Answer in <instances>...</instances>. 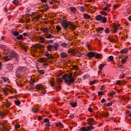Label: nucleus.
<instances>
[{
  "mask_svg": "<svg viewBox=\"0 0 131 131\" xmlns=\"http://www.w3.org/2000/svg\"><path fill=\"white\" fill-rule=\"evenodd\" d=\"M60 24L61 26L64 28L65 30H67V28L69 27V29L74 31L76 29V26L74 25V23L70 21H68L66 19H62L60 21Z\"/></svg>",
  "mask_w": 131,
  "mask_h": 131,
  "instance_id": "f257e3e1",
  "label": "nucleus"
},
{
  "mask_svg": "<svg viewBox=\"0 0 131 131\" xmlns=\"http://www.w3.org/2000/svg\"><path fill=\"white\" fill-rule=\"evenodd\" d=\"M62 77L68 85L70 86L71 85V83L74 82V79L72 77V73L66 74L63 75Z\"/></svg>",
  "mask_w": 131,
  "mask_h": 131,
  "instance_id": "f03ea898",
  "label": "nucleus"
},
{
  "mask_svg": "<svg viewBox=\"0 0 131 131\" xmlns=\"http://www.w3.org/2000/svg\"><path fill=\"white\" fill-rule=\"evenodd\" d=\"M13 58H17V54L15 52L11 53L9 56H5L4 59L5 61H10Z\"/></svg>",
  "mask_w": 131,
  "mask_h": 131,
  "instance_id": "7ed1b4c3",
  "label": "nucleus"
},
{
  "mask_svg": "<svg viewBox=\"0 0 131 131\" xmlns=\"http://www.w3.org/2000/svg\"><path fill=\"white\" fill-rule=\"evenodd\" d=\"M35 89H36L37 91H39L40 90H41L42 94H46V93H47V91L45 90V87L43 86V85H42V84H37L35 87Z\"/></svg>",
  "mask_w": 131,
  "mask_h": 131,
  "instance_id": "20e7f679",
  "label": "nucleus"
},
{
  "mask_svg": "<svg viewBox=\"0 0 131 131\" xmlns=\"http://www.w3.org/2000/svg\"><path fill=\"white\" fill-rule=\"evenodd\" d=\"M89 122H91L90 123L91 125L86 127L87 131L93 130V129H94V127L93 125H95V123H96L95 122V120H94L93 118H91L89 121Z\"/></svg>",
  "mask_w": 131,
  "mask_h": 131,
  "instance_id": "39448f33",
  "label": "nucleus"
},
{
  "mask_svg": "<svg viewBox=\"0 0 131 131\" xmlns=\"http://www.w3.org/2000/svg\"><path fill=\"white\" fill-rule=\"evenodd\" d=\"M18 72H24V71H26L27 70V68L24 67H20L17 69Z\"/></svg>",
  "mask_w": 131,
  "mask_h": 131,
  "instance_id": "423d86ee",
  "label": "nucleus"
},
{
  "mask_svg": "<svg viewBox=\"0 0 131 131\" xmlns=\"http://www.w3.org/2000/svg\"><path fill=\"white\" fill-rule=\"evenodd\" d=\"M87 56L89 58H94L96 56V53L93 52H89L87 54Z\"/></svg>",
  "mask_w": 131,
  "mask_h": 131,
  "instance_id": "0eeeda50",
  "label": "nucleus"
},
{
  "mask_svg": "<svg viewBox=\"0 0 131 131\" xmlns=\"http://www.w3.org/2000/svg\"><path fill=\"white\" fill-rule=\"evenodd\" d=\"M120 26V25L117 24H114L113 27L114 28V31L115 33L117 32V30L118 29V27Z\"/></svg>",
  "mask_w": 131,
  "mask_h": 131,
  "instance_id": "6e6552de",
  "label": "nucleus"
},
{
  "mask_svg": "<svg viewBox=\"0 0 131 131\" xmlns=\"http://www.w3.org/2000/svg\"><path fill=\"white\" fill-rule=\"evenodd\" d=\"M50 83L51 86L53 88L54 90H57V89H59V86H55V81L53 80V79H52V80H50Z\"/></svg>",
  "mask_w": 131,
  "mask_h": 131,
  "instance_id": "1a4fd4ad",
  "label": "nucleus"
},
{
  "mask_svg": "<svg viewBox=\"0 0 131 131\" xmlns=\"http://www.w3.org/2000/svg\"><path fill=\"white\" fill-rule=\"evenodd\" d=\"M1 79H2V80H3V81H4V82H7V83H10V79H9V78L6 77H2L1 78Z\"/></svg>",
  "mask_w": 131,
  "mask_h": 131,
  "instance_id": "9d476101",
  "label": "nucleus"
},
{
  "mask_svg": "<svg viewBox=\"0 0 131 131\" xmlns=\"http://www.w3.org/2000/svg\"><path fill=\"white\" fill-rule=\"evenodd\" d=\"M70 105H71L72 107H73V108H75V107H77V102H76V101H72L70 102Z\"/></svg>",
  "mask_w": 131,
  "mask_h": 131,
  "instance_id": "9b49d317",
  "label": "nucleus"
},
{
  "mask_svg": "<svg viewBox=\"0 0 131 131\" xmlns=\"http://www.w3.org/2000/svg\"><path fill=\"white\" fill-rule=\"evenodd\" d=\"M101 23H107V17L105 16H102Z\"/></svg>",
  "mask_w": 131,
  "mask_h": 131,
  "instance_id": "f8f14e48",
  "label": "nucleus"
},
{
  "mask_svg": "<svg viewBox=\"0 0 131 131\" xmlns=\"http://www.w3.org/2000/svg\"><path fill=\"white\" fill-rule=\"evenodd\" d=\"M48 53V51L45 53V55L46 56V57H47L48 59L50 60L51 59H54V58H53V56H52V55H51L50 53Z\"/></svg>",
  "mask_w": 131,
  "mask_h": 131,
  "instance_id": "ddd939ff",
  "label": "nucleus"
},
{
  "mask_svg": "<svg viewBox=\"0 0 131 131\" xmlns=\"http://www.w3.org/2000/svg\"><path fill=\"white\" fill-rule=\"evenodd\" d=\"M7 68L9 70H13V64L9 63L7 65Z\"/></svg>",
  "mask_w": 131,
  "mask_h": 131,
  "instance_id": "4468645a",
  "label": "nucleus"
},
{
  "mask_svg": "<svg viewBox=\"0 0 131 131\" xmlns=\"http://www.w3.org/2000/svg\"><path fill=\"white\" fill-rule=\"evenodd\" d=\"M102 55L99 53H95V59H101Z\"/></svg>",
  "mask_w": 131,
  "mask_h": 131,
  "instance_id": "2eb2a0df",
  "label": "nucleus"
},
{
  "mask_svg": "<svg viewBox=\"0 0 131 131\" xmlns=\"http://www.w3.org/2000/svg\"><path fill=\"white\" fill-rule=\"evenodd\" d=\"M95 19L97 21H101L102 20V15H98L95 17Z\"/></svg>",
  "mask_w": 131,
  "mask_h": 131,
  "instance_id": "dca6fc26",
  "label": "nucleus"
},
{
  "mask_svg": "<svg viewBox=\"0 0 131 131\" xmlns=\"http://www.w3.org/2000/svg\"><path fill=\"white\" fill-rule=\"evenodd\" d=\"M127 59H128V56H126L124 57L122 60H121V63L123 64H124L126 61H127Z\"/></svg>",
  "mask_w": 131,
  "mask_h": 131,
  "instance_id": "f3484780",
  "label": "nucleus"
},
{
  "mask_svg": "<svg viewBox=\"0 0 131 131\" xmlns=\"http://www.w3.org/2000/svg\"><path fill=\"white\" fill-rule=\"evenodd\" d=\"M38 107L35 106L34 107L32 108V111L34 113H36V112H37V111H38Z\"/></svg>",
  "mask_w": 131,
  "mask_h": 131,
  "instance_id": "a211bd4d",
  "label": "nucleus"
},
{
  "mask_svg": "<svg viewBox=\"0 0 131 131\" xmlns=\"http://www.w3.org/2000/svg\"><path fill=\"white\" fill-rule=\"evenodd\" d=\"M53 49H54V46L48 45L47 50H48V51H49V52H51V51H52V50H53Z\"/></svg>",
  "mask_w": 131,
  "mask_h": 131,
  "instance_id": "6ab92c4d",
  "label": "nucleus"
},
{
  "mask_svg": "<svg viewBox=\"0 0 131 131\" xmlns=\"http://www.w3.org/2000/svg\"><path fill=\"white\" fill-rule=\"evenodd\" d=\"M70 10L73 12V13H76V8L75 7H71Z\"/></svg>",
  "mask_w": 131,
  "mask_h": 131,
  "instance_id": "aec40b11",
  "label": "nucleus"
},
{
  "mask_svg": "<svg viewBox=\"0 0 131 131\" xmlns=\"http://www.w3.org/2000/svg\"><path fill=\"white\" fill-rule=\"evenodd\" d=\"M91 18V15L88 14H84V19H90Z\"/></svg>",
  "mask_w": 131,
  "mask_h": 131,
  "instance_id": "412c9836",
  "label": "nucleus"
},
{
  "mask_svg": "<svg viewBox=\"0 0 131 131\" xmlns=\"http://www.w3.org/2000/svg\"><path fill=\"white\" fill-rule=\"evenodd\" d=\"M103 30H104V28L99 27L96 29V31L97 32H99V31H103Z\"/></svg>",
  "mask_w": 131,
  "mask_h": 131,
  "instance_id": "4be33fe9",
  "label": "nucleus"
},
{
  "mask_svg": "<svg viewBox=\"0 0 131 131\" xmlns=\"http://www.w3.org/2000/svg\"><path fill=\"white\" fill-rule=\"evenodd\" d=\"M61 46L62 48H66L68 46V44L66 42H62L61 43Z\"/></svg>",
  "mask_w": 131,
  "mask_h": 131,
  "instance_id": "5701e85b",
  "label": "nucleus"
},
{
  "mask_svg": "<svg viewBox=\"0 0 131 131\" xmlns=\"http://www.w3.org/2000/svg\"><path fill=\"white\" fill-rule=\"evenodd\" d=\"M105 65H106V64H100L99 66V69L100 70V71H101L102 70V69H103V68H104V67H105Z\"/></svg>",
  "mask_w": 131,
  "mask_h": 131,
  "instance_id": "b1692460",
  "label": "nucleus"
},
{
  "mask_svg": "<svg viewBox=\"0 0 131 131\" xmlns=\"http://www.w3.org/2000/svg\"><path fill=\"white\" fill-rule=\"evenodd\" d=\"M61 57L62 58H66V57H67V54L65 52L61 53Z\"/></svg>",
  "mask_w": 131,
  "mask_h": 131,
  "instance_id": "393cba45",
  "label": "nucleus"
},
{
  "mask_svg": "<svg viewBox=\"0 0 131 131\" xmlns=\"http://www.w3.org/2000/svg\"><path fill=\"white\" fill-rule=\"evenodd\" d=\"M80 131H88L86 127H82L80 129Z\"/></svg>",
  "mask_w": 131,
  "mask_h": 131,
  "instance_id": "a878e982",
  "label": "nucleus"
},
{
  "mask_svg": "<svg viewBox=\"0 0 131 131\" xmlns=\"http://www.w3.org/2000/svg\"><path fill=\"white\" fill-rule=\"evenodd\" d=\"M46 38H54V36L52 34H49L46 37Z\"/></svg>",
  "mask_w": 131,
  "mask_h": 131,
  "instance_id": "bb28decb",
  "label": "nucleus"
},
{
  "mask_svg": "<svg viewBox=\"0 0 131 131\" xmlns=\"http://www.w3.org/2000/svg\"><path fill=\"white\" fill-rule=\"evenodd\" d=\"M40 40H41V43H43V42L46 41V39H45V38H43V37H40Z\"/></svg>",
  "mask_w": 131,
  "mask_h": 131,
  "instance_id": "cd10ccee",
  "label": "nucleus"
},
{
  "mask_svg": "<svg viewBox=\"0 0 131 131\" xmlns=\"http://www.w3.org/2000/svg\"><path fill=\"white\" fill-rule=\"evenodd\" d=\"M121 53L122 54H126V53H127V49H125L122 50L121 51Z\"/></svg>",
  "mask_w": 131,
  "mask_h": 131,
  "instance_id": "c85d7f7f",
  "label": "nucleus"
},
{
  "mask_svg": "<svg viewBox=\"0 0 131 131\" xmlns=\"http://www.w3.org/2000/svg\"><path fill=\"white\" fill-rule=\"evenodd\" d=\"M56 126H57V127H63V124L61 123H58L56 124Z\"/></svg>",
  "mask_w": 131,
  "mask_h": 131,
  "instance_id": "c756f323",
  "label": "nucleus"
},
{
  "mask_svg": "<svg viewBox=\"0 0 131 131\" xmlns=\"http://www.w3.org/2000/svg\"><path fill=\"white\" fill-rule=\"evenodd\" d=\"M13 35H14V36H18V35H19V32H18V31L13 32Z\"/></svg>",
  "mask_w": 131,
  "mask_h": 131,
  "instance_id": "7c9ffc66",
  "label": "nucleus"
},
{
  "mask_svg": "<svg viewBox=\"0 0 131 131\" xmlns=\"http://www.w3.org/2000/svg\"><path fill=\"white\" fill-rule=\"evenodd\" d=\"M85 10V8L83 6H81L80 8V10L81 11V12H84Z\"/></svg>",
  "mask_w": 131,
  "mask_h": 131,
  "instance_id": "2f4dec72",
  "label": "nucleus"
},
{
  "mask_svg": "<svg viewBox=\"0 0 131 131\" xmlns=\"http://www.w3.org/2000/svg\"><path fill=\"white\" fill-rule=\"evenodd\" d=\"M3 128H4V129H5L6 130H10V127L8 126H4Z\"/></svg>",
  "mask_w": 131,
  "mask_h": 131,
  "instance_id": "473e14b6",
  "label": "nucleus"
},
{
  "mask_svg": "<svg viewBox=\"0 0 131 131\" xmlns=\"http://www.w3.org/2000/svg\"><path fill=\"white\" fill-rule=\"evenodd\" d=\"M104 31L105 33H109L110 32V30L108 28H106Z\"/></svg>",
  "mask_w": 131,
  "mask_h": 131,
  "instance_id": "72a5a7b5",
  "label": "nucleus"
},
{
  "mask_svg": "<svg viewBox=\"0 0 131 131\" xmlns=\"http://www.w3.org/2000/svg\"><path fill=\"white\" fill-rule=\"evenodd\" d=\"M15 103L16 106H19L20 105V104H21V102L19 101V100L15 101Z\"/></svg>",
  "mask_w": 131,
  "mask_h": 131,
  "instance_id": "f704fd0d",
  "label": "nucleus"
},
{
  "mask_svg": "<svg viewBox=\"0 0 131 131\" xmlns=\"http://www.w3.org/2000/svg\"><path fill=\"white\" fill-rule=\"evenodd\" d=\"M58 47H59V46L58 45V44H56V45H54L53 46V49H54V50H55L56 51H57L58 50Z\"/></svg>",
  "mask_w": 131,
  "mask_h": 131,
  "instance_id": "c9c22d12",
  "label": "nucleus"
},
{
  "mask_svg": "<svg viewBox=\"0 0 131 131\" xmlns=\"http://www.w3.org/2000/svg\"><path fill=\"white\" fill-rule=\"evenodd\" d=\"M23 38V35H22L21 34L19 35L17 37V39H22Z\"/></svg>",
  "mask_w": 131,
  "mask_h": 131,
  "instance_id": "e433bc0d",
  "label": "nucleus"
},
{
  "mask_svg": "<svg viewBox=\"0 0 131 131\" xmlns=\"http://www.w3.org/2000/svg\"><path fill=\"white\" fill-rule=\"evenodd\" d=\"M5 104L6 106L10 107V102L9 101H6L5 102Z\"/></svg>",
  "mask_w": 131,
  "mask_h": 131,
  "instance_id": "4c0bfd02",
  "label": "nucleus"
},
{
  "mask_svg": "<svg viewBox=\"0 0 131 131\" xmlns=\"http://www.w3.org/2000/svg\"><path fill=\"white\" fill-rule=\"evenodd\" d=\"M13 3L14 4V5H18L19 4V1H17V0H14L13 1Z\"/></svg>",
  "mask_w": 131,
  "mask_h": 131,
  "instance_id": "58836bf2",
  "label": "nucleus"
},
{
  "mask_svg": "<svg viewBox=\"0 0 131 131\" xmlns=\"http://www.w3.org/2000/svg\"><path fill=\"white\" fill-rule=\"evenodd\" d=\"M44 122H45V123H48L50 122V120L48 118H46L44 119Z\"/></svg>",
  "mask_w": 131,
  "mask_h": 131,
  "instance_id": "ea45409f",
  "label": "nucleus"
},
{
  "mask_svg": "<svg viewBox=\"0 0 131 131\" xmlns=\"http://www.w3.org/2000/svg\"><path fill=\"white\" fill-rule=\"evenodd\" d=\"M103 11H107L108 10V11H110V8L108 7H105V8H103Z\"/></svg>",
  "mask_w": 131,
  "mask_h": 131,
  "instance_id": "a19ab883",
  "label": "nucleus"
},
{
  "mask_svg": "<svg viewBox=\"0 0 131 131\" xmlns=\"http://www.w3.org/2000/svg\"><path fill=\"white\" fill-rule=\"evenodd\" d=\"M100 14H101V15H103V16H107L106 12L101 11Z\"/></svg>",
  "mask_w": 131,
  "mask_h": 131,
  "instance_id": "79ce46f5",
  "label": "nucleus"
},
{
  "mask_svg": "<svg viewBox=\"0 0 131 131\" xmlns=\"http://www.w3.org/2000/svg\"><path fill=\"white\" fill-rule=\"evenodd\" d=\"M41 31L42 32H48V31H49V30L46 28H43L42 30H41Z\"/></svg>",
  "mask_w": 131,
  "mask_h": 131,
  "instance_id": "37998d69",
  "label": "nucleus"
},
{
  "mask_svg": "<svg viewBox=\"0 0 131 131\" xmlns=\"http://www.w3.org/2000/svg\"><path fill=\"white\" fill-rule=\"evenodd\" d=\"M47 62V58H42V63H46Z\"/></svg>",
  "mask_w": 131,
  "mask_h": 131,
  "instance_id": "c03bdc74",
  "label": "nucleus"
},
{
  "mask_svg": "<svg viewBox=\"0 0 131 131\" xmlns=\"http://www.w3.org/2000/svg\"><path fill=\"white\" fill-rule=\"evenodd\" d=\"M9 91V89L8 88H5L3 89L4 93H5V94H7V92Z\"/></svg>",
  "mask_w": 131,
  "mask_h": 131,
  "instance_id": "a18cd8bd",
  "label": "nucleus"
},
{
  "mask_svg": "<svg viewBox=\"0 0 131 131\" xmlns=\"http://www.w3.org/2000/svg\"><path fill=\"white\" fill-rule=\"evenodd\" d=\"M108 40L111 41V42H113V41H114V39H113L111 37H108Z\"/></svg>",
  "mask_w": 131,
  "mask_h": 131,
  "instance_id": "49530a36",
  "label": "nucleus"
},
{
  "mask_svg": "<svg viewBox=\"0 0 131 131\" xmlns=\"http://www.w3.org/2000/svg\"><path fill=\"white\" fill-rule=\"evenodd\" d=\"M121 81L118 80L116 82V84H118L119 85H120L121 84H122V83H121Z\"/></svg>",
  "mask_w": 131,
  "mask_h": 131,
  "instance_id": "de8ad7c7",
  "label": "nucleus"
},
{
  "mask_svg": "<svg viewBox=\"0 0 131 131\" xmlns=\"http://www.w3.org/2000/svg\"><path fill=\"white\" fill-rule=\"evenodd\" d=\"M56 29H57V30H58V31H60V30H61V27H60V26H56Z\"/></svg>",
  "mask_w": 131,
  "mask_h": 131,
  "instance_id": "09e8293b",
  "label": "nucleus"
},
{
  "mask_svg": "<svg viewBox=\"0 0 131 131\" xmlns=\"http://www.w3.org/2000/svg\"><path fill=\"white\" fill-rule=\"evenodd\" d=\"M105 6H106V7H107L108 8H110V7H111V4H108L107 3H105Z\"/></svg>",
  "mask_w": 131,
  "mask_h": 131,
  "instance_id": "8fccbe9b",
  "label": "nucleus"
},
{
  "mask_svg": "<svg viewBox=\"0 0 131 131\" xmlns=\"http://www.w3.org/2000/svg\"><path fill=\"white\" fill-rule=\"evenodd\" d=\"M40 45H38V44H35V47L37 49H40Z\"/></svg>",
  "mask_w": 131,
  "mask_h": 131,
  "instance_id": "3c124183",
  "label": "nucleus"
},
{
  "mask_svg": "<svg viewBox=\"0 0 131 131\" xmlns=\"http://www.w3.org/2000/svg\"><path fill=\"white\" fill-rule=\"evenodd\" d=\"M106 99H105L104 98H103L101 100V103H106Z\"/></svg>",
  "mask_w": 131,
  "mask_h": 131,
  "instance_id": "603ef678",
  "label": "nucleus"
},
{
  "mask_svg": "<svg viewBox=\"0 0 131 131\" xmlns=\"http://www.w3.org/2000/svg\"><path fill=\"white\" fill-rule=\"evenodd\" d=\"M114 95H115V92H114L113 93H110V95L111 96V97H113L114 96Z\"/></svg>",
  "mask_w": 131,
  "mask_h": 131,
  "instance_id": "864d4df0",
  "label": "nucleus"
},
{
  "mask_svg": "<svg viewBox=\"0 0 131 131\" xmlns=\"http://www.w3.org/2000/svg\"><path fill=\"white\" fill-rule=\"evenodd\" d=\"M45 48V46L42 45H40V48H39V50H42Z\"/></svg>",
  "mask_w": 131,
  "mask_h": 131,
  "instance_id": "5fc2aeb1",
  "label": "nucleus"
},
{
  "mask_svg": "<svg viewBox=\"0 0 131 131\" xmlns=\"http://www.w3.org/2000/svg\"><path fill=\"white\" fill-rule=\"evenodd\" d=\"M108 59L109 60H110V61H112L114 59V57L112 56H110V57H108Z\"/></svg>",
  "mask_w": 131,
  "mask_h": 131,
  "instance_id": "6e6d98bb",
  "label": "nucleus"
},
{
  "mask_svg": "<svg viewBox=\"0 0 131 131\" xmlns=\"http://www.w3.org/2000/svg\"><path fill=\"white\" fill-rule=\"evenodd\" d=\"M30 81H31V84H33V83L35 82V81L33 79H31Z\"/></svg>",
  "mask_w": 131,
  "mask_h": 131,
  "instance_id": "4d7b16f0",
  "label": "nucleus"
},
{
  "mask_svg": "<svg viewBox=\"0 0 131 131\" xmlns=\"http://www.w3.org/2000/svg\"><path fill=\"white\" fill-rule=\"evenodd\" d=\"M95 83H96V80L93 81H90V84H95Z\"/></svg>",
  "mask_w": 131,
  "mask_h": 131,
  "instance_id": "13d9d810",
  "label": "nucleus"
},
{
  "mask_svg": "<svg viewBox=\"0 0 131 131\" xmlns=\"http://www.w3.org/2000/svg\"><path fill=\"white\" fill-rule=\"evenodd\" d=\"M125 77V74H124L123 75H121L120 76V78H124Z\"/></svg>",
  "mask_w": 131,
  "mask_h": 131,
  "instance_id": "bf43d9fd",
  "label": "nucleus"
},
{
  "mask_svg": "<svg viewBox=\"0 0 131 131\" xmlns=\"http://www.w3.org/2000/svg\"><path fill=\"white\" fill-rule=\"evenodd\" d=\"M15 128H20V124H17L15 125Z\"/></svg>",
  "mask_w": 131,
  "mask_h": 131,
  "instance_id": "052dcab7",
  "label": "nucleus"
},
{
  "mask_svg": "<svg viewBox=\"0 0 131 131\" xmlns=\"http://www.w3.org/2000/svg\"><path fill=\"white\" fill-rule=\"evenodd\" d=\"M103 95V94L102 92L100 91L98 92V96H102Z\"/></svg>",
  "mask_w": 131,
  "mask_h": 131,
  "instance_id": "680f3d73",
  "label": "nucleus"
},
{
  "mask_svg": "<svg viewBox=\"0 0 131 131\" xmlns=\"http://www.w3.org/2000/svg\"><path fill=\"white\" fill-rule=\"evenodd\" d=\"M103 116H105V117H108L109 116V114L108 113H106L104 114Z\"/></svg>",
  "mask_w": 131,
  "mask_h": 131,
  "instance_id": "e2e57ef3",
  "label": "nucleus"
},
{
  "mask_svg": "<svg viewBox=\"0 0 131 131\" xmlns=\"http://www.w3.org/2000/svg\"><path fill=\"white\" fill-rule=\"evenodd\" d=\"M21 49H23L24 50H25V51H26V47H25V46L21 45Z\"/></svg>",
  "mask_w": 131,
  "mask_h": 131,
  "instance_id": "0e129e2a",
  "label": "nucleus"
},
{
  "mask_svg": "<svg viewBox=\"0 0 131 131\" xmlns=\"http://www.w3.org/2000/svg\"><path fill=\"white\" fill-rule=\"evenodd\" d=\"M88 111H89L90 112V113H92V112H93V110H92V108L89 107L88 108Z\"/></svg>",
  "mask_w": 131,
  "mask_h": 131,
  "instance_id": "69168bd1",
  "label": "nucleus"
},
{
  "mask_svg": "<svg viewBox=\"0 0 131 131\" xmlns=\"http://www.w3.org/2000/svg\"><path fill=\"white\" fill-rule=\"evenodd\" d=\"M23 35L25 37H26V36H27V35H28V34H27V33H24L23 34Z\"/></svg>",
  "mask_w": 131,
  "mask_h": 131,
  "instance_id": "338daca9",
  "label": "nucleus"
},
{
  "mask_svg": "<svg viewBox=\"0 0 131 131\" xmlns=\"http://www.w3.org/2000/svg\"><path fill=\"white\" fill-rule=\"evenodd\" d=\"M110 106H112V102L107 103V107H110Z\"/></svg>",
  "mask_w": 131,
  "mask_h": 131,
  "instance_id": "774afa93",
  "label": "nucleus"
}]
</instances>
